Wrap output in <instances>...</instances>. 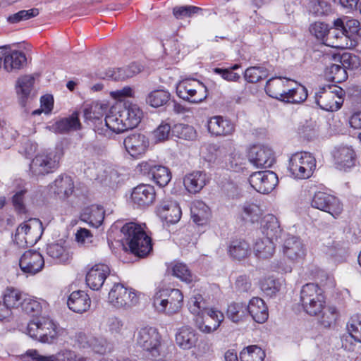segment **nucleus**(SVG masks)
<instances>
[{
  "label": "nucleus",
  "mask_w": 361,
  "mask_h": 361,
  "mask_svg": "<svg viewBox=\"0 0 361 361\" xmlns=\"http://www.w3.org/2000/svg\"><path fill=\"white\" fill-rule=\"evenodd\" d=\"M124 239L132 253L139 257H145L152 250L149 237L140 225L135 222L125 224L121 229Z\"/></svg>",
  "instance_id": "nucleus-1"
},
{
  "label": "nucleus",
  "mask_w": 361,
  "mask_h": 361,
  "mask_svg": "<svg viewBox=\"0 0 361 361\" xmlns=\"http://www.w3.org/2000/svg\"><path fill=\"white\" fill-rule=\"evenodd\" d=\"M183 305V293L176 288H161L155 293L153 298V306L155 310L158 312L168 315L178 313Z\"/></svg>",
  "instance_id": "nucleus-2"
},
{
  "label": "nucleus",
  "mask_w": 361,
  "mask_h": 361,
  "mask_svg": "<svg viewBox=\"0 0 361 361\" xmlns=\"http://www.w3.org/2000/svg\"><path fill=\"white\" fill-rule=\"evenodd\" d=\"M27 334L42 343H54L59 333L55 323L49 317H37L30 321L27 326Z\"/></svg>",
  "instance_id": "nucleus-3"
},
{
  "label": "nucleus",
  "mask_w": 361,
  "mask_h": 361,
  "mask_svg": "<svg viewBox=\"0 0 361 361\" xmlns=\"http://www.w3.org/2000/svg\"><path fill=\"white\" fill-rule=\"evenodd\" d=\"M300 302L303 310L310 315H317L325 305L323 290L313 283L304 285L300 290Z\"/></svg>",
  "instance_id": "nucleus-4"
},
{
  "label": "nucleus",
  "mask_w": 361,
  "mask_h": 361,
  "mask_svg": "<svg viewBox=\"0 0 361 361\" xmlns=\"http://www.w3.org/2000/svg\"><path fill=\"white\" fill-rule=\"evenodd\" d=\"M42 233V222L38 219H30L18 226L13 241L19 247L32 246L40 239Z\"/></svg>",
  "instance_id": "nucleus-5"
},
{
  "label": "nucleus",
  "mask_w": 361,
  "mask_h": 361,
  "mask_svg": "<svg viewBox=\"0 0 361 361\" xmlns=\"http://www.w3.org/2000/svg\"><path fill=\"white\" fill-rule=\"evenodd\" d=\"M134 336L136 344L149 352L153 357L160 355L161 336L157 329L151 326L140 328Z\"/></svg>",
  "instance_id": "nucleus-6"
},
{
  "label": "nucleus",
  "mask_w": 361,
  "mask_h": 361,
  "mask_svg": "<svg viewBox=\"0 0 361 361\" xmlns=\"http://www.w3.org/2000/svg\"><path fill=\"white\" fill-rule=\"evenodd\" d=\"M343 90L338 87H322L315 93V102L323 110L334 111L342 105Z\"/></svg>",
  "instance_id": "nucleus-7"
},
{
  "label": "nucleus",
  "mask_w": 361,
  "mask_h": 361,
  "mask_svg": "<svg viewBox=\"0 0 361 361\" xmlns=\"http://www.w3.org/2000/svg\"><path fill=\"white\" fill-rule=\"evenodd\" d=\"M60 154L56 150L37 155L30 165V170L36 176L53 173L59 166Z\"/></svg>",
  "instance_id": "nucleus-8"
},
{
  "label": "nucleus",
  "mask_w": 361,
  "mask_h": 361,
  "mask_svg": "<svg viewBox=\"0 0 361 361\" xmlns=\"http://www.w3.org/2000/svg\"><path fill=\"white\" fill-rule=\"evenodd\" d=\"M207 87L196 80H183L176 86V93L180 98L192 103H199L207 97Z\"/></svg>",
  "instance_id": "nucleus-9"
},
{
  "label": "nucleus",
  "mask_w": 361,
  "mask_h": 361,
  "mask_svg": "<svg viewBox=\"0 0 361 361\" xmlns=\"http://www.w3.org/2000/svg\"><path fill=\"white\" fill-rule=\"evenodd\" d=\"M109 303L117 308H127L135 305L138 298L135 291L121 283H115L109 293Z\"/></svg>",
  "instance_id": "nucleus-10"
},
{
  "label": "nucleus",
  "mask_w": 361,
  "mask_h": 361,
  "mask_svg": "<svg viewBox=\"0 0 361 361\" xmlns=\"http://www.w3.org/2000/svg\"><path fill=\"white\" fill-rule=\"evenodd\" d=\"M312 207L325 212L336 219L343 212V204L335 196L324 192L314 193L311 201Z\"/></svg>",
  "instance_id": "nucleus-11"
},
{
  "label": "nucleus",
  "mask_w": 361,
  "mask_h": 361,
  "mask_svg": "<svg viewBox=\"0 0 361 361\" xmlns=\"http://www.w3.org/2000/svg\"><path fill=\"white\" fill-rule=\"evenodd\" d=\"M140 171L152 179L159 187H165L171 181L172 176L169 168L156 165L153 161H142L138 165Z\"/></svg>",
  "instance_id": "nucleus-12"
},
{
  "label": "nucleus",
  "mask_w": 361,
  "mask_h": 361,
  "mask_svg": "<svg viewBox=\"0 0 361 361\" xmlns=\"http://www.w3.org/2000/svg\"><path fill=\"white\" fill-rule=\"evenodd\" d=\"M278 181L277 175L271 171L255 172L249 178L251 186L263 194L271 192L278 184Z\"/></svg>",
  "instance_id": "nucleus-13"
},
{
  "label": "nucleus",
  "mask_w": 361,
  "mask_h": 361,
  "mask_svg": "<svg viewBox=\"0 0 361 361\" xmlns=\"http://www.w3.org/2000/svg\"><path fill=\"white\" fill-rule=\"evenodd\" d=\"M334 25L345 32L347 39L350 42V47L356 46L358 39H361V23L357 19L342 16L334 20Z\"/></svg>",
  "instance_id": "nucleus-14"
},
{
  "label": "nucleus",
  "mask_w": 361,
  "mask_h": 361,
  "mask_svg": "<svg viewBox=\"0 0 361 361\" xmlns=\"http://www.w3.org/2000/svg\"><path fill=\"white\" fill-rule=\"evenodd\" d=\"M248 159L255 166L261 168H269L275 162L272 149L264 145L251 147L248 152Z\"/></svg>",
  "instance_id": "nucleus-15"
},
{
  "label": "nucleus",
  "mask_w": 361,
  "mask_h": 361,
  "mask_svg": "<svg viewBox=\"0 0 361 361\" xmlns=\"http://www.w3.org/2000/svg\"><path fill=\"white\" fill-rule=\"evenodd\" d=\"M224 318L221 312L208 309L197 317L196 326L201 331L209 334L219 328Z\"/></svg>",
  "instance_id": "nucleus-16"
},
{
  "label": "nucleus",
  "mask_w": 361,
  "mask_h": 361,
  "mask_svg": "<svg viewBox=\"0 0 361 361\" xmlns=\"http://www.w3.org/2000/svg\"><path fill=\"white\" fill-rule=\"evenodd\" d=\"M19 266L23 273L35 275L43 269L44 259L39 252L28 250L20 257Z\"/></svg>",
  "instance_id": "nucleus-17"
},
{
  "label": "nucleus",
  "mask_w": 361,
  "mask_h": 361,
  "mask_svg": "<svg viewBox=\"0 0 361 361\" xmlns=\"http://www.w3.org/2000/svg\"><path fill=\"white\" fill-rule=\"evenodd\" d=\"M261 230L264 238L276 243H281L283 238L288 235L283 232L277 218L273 214H267L262 218Z\"/></svg>",
  "instance_id": "nucleus-18"
},
{
  "label": "nucleus",
  "mask_w": 361,
  "mask_h": 361,
  "mask_svg": "<svg viewBox=\"0 0 361 361\" xmlns=\"http://www.w3.org/2000/svg\"><path fill=\"white\" fill-rule=\"evenodd\" d=\"M284 256L291 261L302 259L305 255V248L301 240L288 234L281 242Z\"/></svg>",
  "instance_id": "nucleus-19"
},
{
  "label": "nucleus",
  "mask_w": 361,
  "mask_h": 361,
  "mask_svg": "<svg viewBox=\"0 0 361 361\" xmlns=\"http://www.w3.org/2000/svg\"><path fill=\"white\" fill-rule=\"evenodd\" d=\"M123 145L126 150L131 157H138L146 152L149 143L145 135L134 133L124 139Z\"/></svg>",
  "instance_id": "nucleus-20"
},
{
  "label": "nucleus",
  "mask_w": 361,
  "mask_h": 361,
  "mask_svg": "<svg viewBox=\"0 0 361 361\" xmlns=\"http://www.w3.org/2000/svg\"><path fill=\"white\" fill-rule=\"evenodd\" d=\"M110 274V268L105 264H96L86 274L87 285L94 290H99Z\"/></svg>",
  "instance_id": "nucleus-21"
},
{
  "label": "nucleus",
  "mask_w": 361,
  "mask_h": 361,
  "mask_svg": "<svg viewBox=\"0 0 361 361\" xmlns=\"http://www.w3.org/2000/svg\"><path fill=\"white\" fill-rule=\"evenodd\" d=\"M35 78L32 75H23L19 78L16 82V93L19 102L23 107L32 100L35 97L33 85Z\"/></svg>",
  "instance_id": "nucleus-22"
},
{
  "label": "nucleus",
  "mask_w": 361,
  "mask_h": 361,
  "mask_svg": "<svg viewBox=\"0 0 361 361\" xmlns=\"http://www.w3.org/2000/svg\"><path fill=\"white\" fill-rule=\"evenodd\" d=\"M156 197L154 186L149 184H140L133 188L131 193L133 202L140 207L152 204Z\"/></svg>",
  "instance_id": "nucleus-23"
},
{
  "label": "nucleus",
  "mask_w": 361,
  "mask_h": 361,
  "mask_svg": "<svg viewBox=\"0 0 361 361\" xmlns=\"http://www.w3.org/2000/svg\"><path fill=\"white\" fill-rule=\"evenodd\" d=\"M290 82L286 78H271L266 83L265 91L269 97L284 102Z\"/></svg>",
  "instance_id": "nucleus-24"
},
{
  "label": "nucleus",
  "mask_w": 361,
  "mask_h": 361,
  "mask_svg": "<svg viewBox=\"0 0 361 361\" xmlns=\"http://www.w3.org/2000/svg\"><path fill=\"white\" fill-rule=\"evenodd\" d=\"M348 335L343 336L342 347L348 350H353L351 339L361 343V314H355L351 317L347 324Z\"/></svg>",
  "instance_id": "nucleus-25"
},
{
  "label": "nucleus",
  "mask_w": 361,
  "mask_h": 361,
  "mask_svg": "<svg viewBox=\"0 0 361 361\" xmlns=\"http://www.w3.org/2000/svg\"><path fill=\"white\" fill-rule=\"evenodd\" d=\"M333 156L336 168L339 170L345 171L355 165V153L350 147L341 146L336 148Z\"/></svg>",
  "instance_id": "nucleus-26"
},
{
  "label": "nucleus",
  "mask_w": 361,
  "mask_h": 361,
  "mask_svg": "<svg viewBox=\"0 0 361 361\" xmlns=\"http://www.w3.org/2000/svg\"><path fill=\"white\" fill-rule=\"evenodd\" d=\"M208 130L216 136L231 135L234 130V124L221 116H216L209 119L207 123Z\"/></svg>",
  "instance_id": "nucleus-27"
},
{
  "label": "nucleus",
  "mask_w": 361,
  "mask_h": 361,
  "mask_svg": "<svg viewBox=\"0 0 361 361\" xmlns=\"http://www.w3.org/2000/svg\"><path fill=\"white\" fill-rule=\"evenodd\" d=\"M247 314L248 313L253 320L259 324L264 323L268 317V308L264 300L258 297L252 298L247 305Z\"/></svg>",
  "instance_id": "nucleus-28"
},
{
  "label": "nucleus",
  "mask_w": 361,
  "mask_h": 361,
  "mask_svg": "<svg viewBox=\"0 0 361 361\" xmlns=\"http://www.w3.org/2000/svg\"><path fill=\"white\" fill-rule=\"evenodd\" d=\"M90 298L82 290L73 291L67 300L69 309L76 313L86 312L90 308Z\"/></svg>",
  "instance_id": "nucleus-29"
},
{
  "label": "nucleus",
  "mask_w": 361,
  "mask_h": 361,
  "mask_svg": "<svg viewBox=\"0 0 361 361\" xmlns=\"http://www.w3.org/2000/svg\"><path fill=\"white\" fill-rule=\"evenodd\" d=\"M26 56L22 51L4 49L3 68L7 72L20 69L26 63Z\"/></svg>",
  "instance_id": "nucleus-30"
},
{
  "label": "nucleus",
  "mask_w": 361,
  "mask_h": 361,
  "mask_svg": "<svg viewBox=\"0 0 361 361\" xmlns=\"http://www.w3.org/2000/svg\"><path fill=\"white\" fill-rule=\"evenodd\" d=\"M208 178L206 173L201 171H195L187 174L183 183L188 192L190 193L199 192L207 184Z\"/></svg>",
  "instance_id": "nucleus-31"
},
{
  "label": "nucleus",
  "mask_w": 361,
  "mask_h": 361,
  "mask_svg": "<svg viewBox=\"0 0 361 361\" xmlns=\"http://www.w3.org/2000/svg\"><path fill=\"white\" fill-rule=\"evenodd\" d=\"M104 219V211L98 205H92L85 208L81 214L80 220L87 223L92 227L97 228L103 222Z\"/></svg>",
  "instance_id": "nucleus-32"
},
{
  "label": "nucleus",
  "mask_w": 361,
  "mask_h": 361,
  "mask_svg": "<svg viewBox=\"0 0 361 361\" xmlns=\"http://www.w3.org/2000/svg\"><path fill=\"white\" fill-rule=\"evenodd\" d=\"M50 187L60 198H66L73 193L74 183L69 176L61 175L55 179Z\"/></svg>",
  "instance_id": "nucleus-33"
},
{
  "label": "nucleus",
  "mask_w": 361,
  "mask_h": 361,
  "mask_svg": "<svg viewBox=\"0 0 361 361\" xmlns=\"http://www.w3.org/2000/svg\"><path fill=\"white\" fill-rule=\"evenodd\" d=\"M197 341L195 331L190 326H183L178 329L176 334V343L181 348L191 349Z\"/></svg>",
  "instance_id": "nucleus-34"
},
{
  "label": "nucleus",
  "mask_w": 361,
  "mask_h": 361,
  "mask_svg": "<svg viewBox=\"0 0 361 361\" xmlns=\"http://www.w3.org/2000/svg\"><path fill=\"white\" fill-rule=\"evenodd\" d=\"M158 211L160 217L169 224H176L179 221L182 214L181 209L176 202L162 204Z\"/></svg>",
  "instance_id": "nucleus-35"
},
{
  "label": "nucleus",
  "mask_w": 361,
  "mask_h": 361,
  "mask_svg": "<svg viewBox=\"0 0 361 361\" xmlns=\"http://www.w3.org/2000/svg\"><path fill=\"white\" fill-rule=\"evenodd\" d=\"M121 109L113 107L105 117L106 125L111 131L121 133L126 130Z\"/></svg>",
  "instance_id": "nucleus-36"
},
{
  "label": "nucleus",
  "mask_w": 361,
  "mask_h": 361,
  "mask_svg": "<svg viewBox=\"0 0 361 361\" xmlns=\"http://www.w3.org/2000/svg\"><path fill=\"white\" fill-rule=\"evenodd\" d=\"M121 111L126 130L136 128L140 123L142 111L137 105L131 104L128 107H122Z\"/></svg>",
  "instance_id": "nucleus-37"
},
{
  "label": "nucleus",
  "mask_w": 361,
  "mask_h": 361,
  "mask_svg": "<svg viewBox=\"0 0 361 361\" xmlns=\"http://www.w3.org/2000/svg\"><path fill=\"white\" fill-rule=\"evenodd\" d=\"M347 38L343 30H338L333 25L329 27L324 44L336 49H344L348 46Z\"/></svg>",
  "instance_id": "nucleus-38"
},
{
  "label": "nucleus",
  "mask_w": 361,
  "mask_h": 361,
  "mask_svg": "<svg viewBox=\"0 0 361 361\" xmlns=\"http://www.w3.org/2000/svg\"><path fill=\"white\" fill-rule=\"evenodd\" d=\"M47 253L58 264L68 263L71 259V254L69 250L59 243L48 245Z\"/></svg>",
  "instance_id": "nucleus-39"
},
{
  "label": "nucleus",
  "mask_w": 361,
  "mask_h": 361,
  "mask_svg": "<svg viewBox=\"0 0 361 361\" xmlns=\"http://www.w3.org/2000/svg\"><path fill=\"white\" fill-rule=\"evenodd\" d=\"M276 243L262 238L257 239L254 245V252L258 258L267 259L273 256Z\"/></svg>",
  "instance_id": "nucleus-40"
},
{
  "label": "nucleus",
  "mask_w": 361,
  "mask_h": 361,
  "mask_svg": "<svg viewBox=\"0 0 361 361\" xmlns=\"http://www.w3.org/2000/svg\"><path fill=\"white\" fill-rule=\"evenodd\" d=\"M324 74L326 80L336 83H341L348 78L347 71L339 64L326 66Z\"/></svg>",
  "instance_id": "nucleus-41"
},
{
  "label": "nucleus",
  "mask_w": 361,
  "mask_h": 361,
  "mask_svg": "<svg viewBox=\"0 0 361 361\" xmlns=\"http://www.w3.org/2000/svg\"><path fill=\"white\" fill-rule=\"evenodd\" d=\"M56 130L61 133L70 130H80L81 123L79 121L78 113L74 112L69 118L61 119L56 123Z\"/></svg>",
  "instance_id": "nucleus-42"
},
{
  "label": "nucleus",
  "mask_w": 361,
  "mask_h": 361,
  "mask_svg": "<svg viewBox=\"0 0 361 361\" xmlns=\"http://www.w3.org/2000/svg\"><path fill=\"white\" fill-rule=\"evenodd\" d=\"M169 99V92L163 90H156L147 94L145 101L151 106L158 108L165 105Z\"/></svg>",
  "instance_id": "nucleus-43"
},
{
  "label": "nucleus",
  "mask_w": 361,
  "mask_h": 361,
  "mask_svg": "<svg viewBox=\"0 0 361 361\" xmlns=\"http://www.w3.org/2000/svg\"><path fill=\"white\" fill-rule=\"evenodd\" d=\"M250 246L245 240H235L231 243L228 247L229 255L235 259H240L247 256Z\"/></svg>",
  "instance_id": "nucleus-44"
},
{
  "label": "nucleus",
  "mask_w": 361,
  "mask_h": 361,
  "mask_svg": "<svg viewBox=\"0 0 361 361\" xmlns=\"http://www.w3.org/2000/svg\"><path fill=\"white\" fill-rule=\"evenodd\" d=\"M307 97V90L305 87L297 85L296 87L288 89L285 97V102L300 104L305 102Z\"/></svg>",
  "instance_id": "nucleus-45"
},
{
  "label": "nucleus",
  "mask_w": 361,
  "mask_h": 361,
  "mask_svg": "<svg viewBox=\"0 0 361 361\" xmlns=\"http://www.w3.org/2000/svg\"><path fill=\"white\" fill-rule=\"evenodd\" d=\"M23 299L21 293L13 287H8L4 292V302L11 309L21 306Z\"/></svg>",
  "instance_id": "nucleus-46"
},
{
  "label": "nucleus",
  "mask_w": 361,
  "mask_h": 361,
  "mask_svg": "<svg viewBox=\"0 0 361 361\" xmlns=\"http://www.w3.org/2000/svg\"><path fill=\"white\" fill-rule=\"evenodd\" d=\"M264 357V351L257 345H250L240 353L241 361H263Z\"/></svg>",
  "instance_id": "nucleus-47"
},
{
  "label": "nucleus",
  "mask_w": 361,
  "mask_h": 361,
  "mask_svg": "<svg viewBox=\"0 0 361 361\" xmlns=\"http://www.w3.org/2000/svg\"><path fill=\"white\" fill-rule=\"evenodd\" d=\"M299 159L298 157H290L289 161L288 169L291 174L296 178L305 179L310 178L313 171L311 169H307L303 166L300 165Z\"/></svg>",
  "instance_id": "nucleus-48"
},
{
  "label": "nucleus",
  "mask_w": 361,
  "mask_h": 361,
  "mask_svg": "<svg viewBox=\"0 0 361 361\" xmlns=\"http://www.w3.org/2000/svg\"><path fill=\"white\" fill-rule=\"evenodd\" d=\"M242 217L245 221L257 222L262 213L259 207L255 204L245 203L242 207Z\"/></svg>",
  "instance_id": "nucleus-49"
},
{
  "label": "nucleus",
  "mask_w": 361,
  "mask_h": 361,
  "mask_svg": "<svg viewBox=\"0 0 361 361\" xmlns=\"http://www.w3.org/2000/svg\"><path fill=\"white\" fill-rule=\"evenodd\" d=\"M226 314L233 322H238L247 314L246 305L243 302H232L228 306Z\"/></svg>",
  "instance_id": "nucleus-50"
},
{
  "label": "nucleus",
  "mask_w": 361,
  "mask_h": 361,
  "mask_svg": "<svg viewBox=\"0 0 361 361\" xmlns=\"http://www.w3.org/2000/svg\"><path fill=\"white\" fill-rule=\"evenodd\" d=\"M245 80L255 83L268 77V71L260 66H252L246 69L244 75Z\"/></svg>",
  "instance_id": "nucleus-51"
},
{
  "label": "nucleus",
  "mask_w": 361,
  "mask_h": 361,
  "mask_svg": "<svg viewBox=\"0 0 361 361\" xmlns=\"http://www.w3.org/2000/svg\"><path fill=\"white\" fill-rule=\"evenodd\" d=\"M172 134L178 138L192 140L196 137V132L194 128L189 125L178 123L172 128Z\"/></svg>",
  "instance_id": "nucleus-52"
},
{
  "label": "nucleus",
  "mask_w": 361,
  "mask_h": 361,
  "mask_svg": "<svg viewBox=\"0 0 361 361\" xmlns=\"http://www.w3.org/2000/svg\"><path fill=\"white\" fill-rule=\"evenodd\" d=\"M319 313H321V314L319 318V322L324 327H329L336 322L338 317L336 309L331 306L325 307L324 305Z\"/></svg>",
  "instance_id": "nucleus-53"
},
{
  "label": "nucleus",
  "mask_w": 361,
  "mask_h": 361,
  "mask_svg": "<svg viewBox=\"0 0 361 361\" xmlns=\"http://www.w3.org/2000/svg\"><path fill=\"white\" fill-rule=\"evenodd\" d=\"M209 216V207L202 202H197V206L192 209V218L198 225L204 224Z\"/></svg>",
  "instance_id": "nucleus-54"
},
{
  "label": "nucleus",
  "mask_w": 361,
  "mask_h": 361,
  "mask_svg": "<svg viewBox=\"0 0 361 361\" xmlns=\"http://www.w3.org/2000/svg\"><path fill=\"white\" fill-rule=\"evenodd\" d=\"M310 12L317 17L329 15L331 12V5L323 0H313L310 6Z\"/></svg>",
  "instance_id": "nucleus-55"
},
{
  "label": "nucleus",
  "mask_w": 361,
  "mask_h": 361,
  "mask_svg": "<svg viewBox=\"0 0 361 361\" xmlns=\"http://www.w3.org/2000/svg\"><path fill=\"white\" fill-rule=\"evenodd\" d=\"M340 62L342 67L346 71L357 69L360 66V58L355 54L343 53L340 57Z\"/></svg>",
  "instance_id": "nucleus-56"
},
{
  "label": "nucleus",
  "mask_w": 361,
  "mask_h": 361,
  "mask_svg": "<svg viewBox=\"0 0 361 361\" xmlns=\"http://www.w3.org/2000/svg\"><path fill=\"white\" fill-rule=\"evenodd\" d=\"M173 275L188 283L193 281V276L187 266L182 263H176L172 268Z\"/></svg>",
  "instance_id": "nucleus-57"
},
{
  "label": "nucleus",
  "mask_w": 361,
  "mask_h": 361,
  "mask_svg": "<svg viewBox=\"0 0 361 361\" xmlns=\"http://www.w3.org/2000/svg\"><path fill=\"white\" fill-rule=\"evenodd\" d=\"M39 10L33 8L30 10H22L19 12L11 15L8 17L7 20L10 23H17L21 20L30 19L32 17L38 16Z\"/></svg>",
  "instance_id": "nucleus-58"
},
{
  "label": "nucleus",
  "mask_w": 361,
  "mask_h": 361,
  "mask_svg": "<svg viewBox=\"0 0 361 361\" xmlns=\"http://www.w3.org/2000/svg\"><path fill=\"white\" fill-rule=\"evenodd\" d=\"M189 310L191 313L196 314L197 317L207 310L205 307V302L201 295L197 294L190 298Z\"/></svg>",
  "instance_id": "nucleus-59"
},
{
  "label": "nucleus",
  "mask_w": 361,
  "mask_h": 361,
  "mask_svg": "<svg viewBox=\"0 0 361 361\" xmlns=\"http://www.w3.org/2000/svg\"><path fill=\"white\" fill-rule=\"evenodd\" d=\"M281 283L272 278L265 279L261 283L262 290L267 295L272 297L280 290Z\"/></svg>",
  "instance_id": "nucleus-60"
},
{
  "label": "nucleus",
  "mask_w": 361,
  "mask_h": 361,
  "mask_svg": "<svg viewBox=\"0 0 361 361\" xmlns=\"http://www.w3.org/2000/svg\"><path fill=\"white\" fill-rule=\"evenodd\" d=\"M329 26L322 22H315L310 25L309 30L317 39L322 40L324 43L327 35Z\"/></svg>",
  "instance_id": "nucleus-61"
},
{
  "label": "nucleus",
  "mask_w": 361,
  "mask_h": 361,
  "mask_svg": "<svg viewBox=\"0 0 361 361\" xmlns=\"http://www.w3.org/2000/svg\"><path fill=\"white\" fill-rule=\"evenodd\" d=\"M21 307L25 312L33 316L39 314L42 310L39 302L31 298H25Z\"/></svg>",
  "instance_id": "nucleus-62"
},
{
  "label": "nucleus",
  "mask_w": 361,
  "mask_h": 361,
  "mask_svg": "<svg viewBox=\"0 0 361 361\" xmlns=\"http://www.w3.org/2000/svg\"><path fill=\"white\" fill-rule=\"evenodd\" d=\"M171 132L172 133V129L170 124L162 121L153 131V135L157 141L161 142L169 139Z\"/></svg>",
  "instance_id": "nucleus-63"
},
{
  "label": "nucleus",
  "mask_w": 361,
  "mask_h": 361,
  "mask_svg": "<svg viewBox=\"0 0 361 361\" xmlns=\"http://www.w3.org/2000/svg\"><path fill=\"white\" fill-rule=\"evenodd\" d=\"M291 157H298L299 159V164L301 166H305L307 169H311L314 171L316 167L315 158L308 152H299L295 153L291 156Z\"/></svg>",
  "instance_id": "nucleus-64"
}]
</instances>
